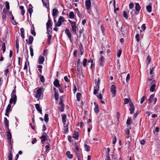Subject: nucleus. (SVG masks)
<instances>
[{"label":"nucleus","instance_id":"f257e3e1","mask_svg":"<svg viewBox=\"0 0 160 160\" xmlns=\"http://www.w3.org/2000/svg\"><path fill=\"white\" fill-rule=\"evenodd\" d=\"M44 90L43 88H40L37 89L35 94H34L35 97L37 98V100L39 101L42 98L43 96V92Z\"/></svg>","mask_w":160,"mask_h":160},{"label":"nucleus","instance_id":"f03ea898","mask_svg":"<svg viewBox=\"0 0 160 160\" xmlns=\"http://www.w3.org/2000/svg\"><path fill=\"white\" fill-rule=\"evenodd\" d=\"M68 21L70 23L71 26V29L72 32L75 34L76 33L77 26L76 23L75 22L72 21L70 20H68Z\"/></svg>","mask_w":160,"mask_h":160},{"label":"nucleus","instance_id":"7ed1b4c3","mask_svg":"<svg viewBox=\"0 0 160 160\" xmlns=\"http://www.w3.org/2000/svg\"><path fill=\"white\" fill-rule=\"evenodd\" d=\"M154 94H152L150 95L149 98L148 99L149 103H151L152 102H154V104L156 103L157 101V98H154Z\"/></svg>","mask_w":160,"mask_h":160},{"label":"nucleus","instance_id":"20e7f679","mask_svg":"<svg viewBox=\"0 0 160 160\" xmlns=\"http://www.w3.org/2000/svg\"><path fill=\"white\" fill-rule=\"evenodd\" d=\"M64 21V18L60 16L58 20V21L56 23L55 25V27H60L62 24V23Z\"/></svg>","mask_w":160,"mask_h":160},{"label":"nucleus","instance_id":"39448f33","mask_svg":"<svg viewBox=\"0 0 160 160\" xmlns=\"http://www.w3.org/2000/svg\"><path fill=\"white\" fill-rule=\"evenodd\" d=\"M121 31L122 32V33L123 35V37H124L126 36V34L127 33V27H125V26L122 25L121 28Z\"/></svg>","mask_w":160,"mask_h":160},{"label":"nucleus","instance_id":"423d86ee","mask_svg":"<svg viewBox=\"0 0 160 160\" xmlns=\"http://www.w3.org/2000/svg\"><path fill=\"white\" fill-rule=\"evenodd\" d=\"M150 84L151 85V86L150 88V91L151 92L154 91L156 86L155 80H153L152 82H151Z\"/></svg>","mask_w":160,"mask_h":160},{"label":"nucleus","instance_id":"0eeeda50","mask_svg":"<svg viewBox=\"0 0 160 160\" xmlns=\"http://www.w3.org/2000/svg\"><path fill=\"white\" fill-rule=\"evenodd\" d=\"M59 104L60 106L59 107V108L60 110V112H63L64 109V105L62 102V100L61 98L60 99V101L59 102Z\"/></svg>","mask_w":160,"mask_h":160},{"label":"nucleus","instance_id":"6e6552de","mask_svg":"<svg viewBox=\"0 0 160 160\" xmlns=\"http://www.w3.org/2000/svg\"><path fill=\"white\" fill-rule=\"evenodd\" d=\"M11 105L9 104L7 106L6 110L5 115L8 117H9V112L11 110Z\"/></svg>","mask_w":160,"mask_h":160},{"label":"nucleus","instance_id":"1a4fd4ad","mask_svg":"<svg viewBox=\"0 0 160 160\" xmlns=\"http://www.w3.org/2000/svg\"><path fill=\"white\" fill-rule=\"evenodd\" d=\"M17 101V96H14L11 97L9 101V103L10 104H12L13 103L14 104H15Z\"/></svg>","mask_w":160,"mask_h":160},{"label":"nucleus","instance_id":"9d476101","mask_svg":"<svg viewBox=\"0 0 160 160\" xmlns=\"http://www.w3.org/2000/svg\"><path fill=\"white\" fill-rule=\"evenodd\" d=\"M86 8L87 10L89 9L91 6V2L90 0H86L85 2Z\"/></svg>","mask_w":160,"mask_h":160},{"label":"nucleus","instance_id":"9b49d317","mask_svg":"<svg viewBox=\"0 0 160 160\" xmlns=\"http://www.w3.org/2000/svg\"><path fill=\"white\" fill-rule=\"evenodd\" d=\"M45 60V58L44 56H40L38 61V63L40 64H42L43 63Z\"/></svg>","mask_w":160,"mask_h":160},{"label":"nucleus","instance_id":"f8f14e48","mask_svg":"<svg viewBox=\"0 0 160 160\" xmlns=\"http://www.w3.org/2000/svg\"><path fill=\"white\" fill-rule=\"evenodd\" d=\"M53 84L56 87L58 88L60 86L59 84V81L57 79H56L53 82Z\"/></svg>","mask_w":160,"mask_h":160},{"label":"nucleus","instance_id":"ddd939ff","mask_svg":"<svg viewBox=\"0 0 160 160\" xmlns=\"http://www.w3.org/2000/svg\"><path fill=\"white\" fill-rule=\"evenodd\" d=\"M65 32L67 34L68 38H69L70 40H71V38L72 37L71 33L70 32L69 30L68 29H66L65 30Z\"/></svg>","mask_w":160,"mask_h":160},{"label":"nucleus","instance_id":"4468645a","mask_svg":"<svg viewBox=\"0 0 160 160\" xmlns=\"http://www.w3.org/2000/svg\"><path fill=\"white\" fill-rule=\"evenodd\" d=\"M4 123L7 129L9 130V121L6 117L4 118Z\"/></svg>","mask_w":160,"mask_h":160},{"label":"nucleus","instance_id":"2eb2a0df","mask_svg":"<svg viewBox=\"0 0 160 160\" xmlns=\"http://www.w3.org/2000/svg\"><path fill=\"white\" fill-rule=\"evenodd\" d=\"M111 91L113 94H115L116 93V88L114 85H112L111 88Z\"/></svg>","mask_w":160,"mask_h":160},{"label":"nucleus","instance_id":"dca6fc26","mask_svg":"<svg viewBox=\"0 0 160 160\" xmlns=\"http://www.w3.org/2000/svg\"><path fill=\"white\" fill-rule=\"evenodd\" d=\"M43 6L47 8L49 6V2L48 0H42Z\"/></svg>","mask_w":160,"mask_h":160},{"label":"nucleus","instance_id":"f3484780","mask_svg":"<svg viewBox=\"0 0 160 160\" xmlns=\"http://www.w3.org/2000/svg\"><path fill=\"white\" fill-rule=\"evenodd\" d=\"M35 107L37 110L40 113H42V110L41 108L40 107V105L38 104H36L35 105Z\"/></svg>","mask_w":160,"mask_h":160},{"label":"nucleus","instance_id":"a211bd4d","mask_svg":"<svg viewBox=\"0 0 160 160\" xmlns=\"http://www.w3.org/2000/svg\"><path fill=\"white\" fill-rule=\"evenodd\" d=\"M48 18H49L48 20L46 23L47 28H52L51 27H52V25L51 23V20L50 19V18L49 16H48Z\"/></svg>","mask_w":160,"mask_h":160},{"label":"nucleus","instance_id":"6ab92c4d","mask_svg":"<svg viewBox=\"0 0 160 160\" xmlns=\"http://www.w3.org/2000/svg\"><path fill=\"white\" fill-rule=\"evenodd\" d=\"M58 13V11L57 9L54 8L53 9L52 15L54 17H55L56 16Z\"/></svg>","mask_w":160,"mask_h":160},{"label":"nucleus","instance_id":"aec40b11","mask_svg":"<svg viewBox=\"0 0 160 160\" xmlns=\"http://www.w3.org/2000/svg\"><path fill=\"white\" fill-rule=\"evenodd\" d=\"M153 80H155L154 78V77L153 75H151V76L148 79L147 83L148 84V83L150 84V83L151 82H152Z\"/></svg>","mask_w":160,"mask_h":160},{"label":"nucleus","instance_id":"412c9836","mask_svg":"<svg viewBox=\"0 0 160 160\" xmlns=\"http://www.w3.org/2000/svg\"><path fill=\"white\" fill-rule=\"evenodd\" d=\"M104 58L103 56L102 55H101L99 61V63L100 65L102 66V65H103V62L104 61Z\"/></svg>","mask_w":160,"mask_h":160},{"label":"nucleus","instance_id":"4be33fe9","mask_svg":"<svg viewBox=\"0 0 160 160\" xmlns=\"http://www.w3.org/2000/svg\"><path fill=\"white\" fill-rule=\"evenodd\" d=\"M62 122L63 123L64 125H65V122H66V118L67 116L65 114H62Z\"/></svg>","mask_w":160,"mask_h":160},{"label":"nucleus","instance_id":"5701e85b","mask_svg":"<svg viewBox=\"0 0 160 160\" xmlns=\"http://www.w3.org/2000/svg\"><path fill=\"white\" fill-rule=\"evenodd\" d=\"M135 10L137 11H139L141 9V7L140 6L139 4L138 3H136L135 4Z\"/></svg>","mask_w":160,"mask_h":160},{"label":"nucleus","instance_id":"b1692460","mask_svg":"<svg viewBox=\"0 0 160 160\" xmlns=\"http://www.w3.org/2000/svg\"><path fill=\"white\" fill-rule=\"evenodd\" d=\"M47 33L48 35L49 34H52V28H47Z\"/></svg>","mask_w":160,"mask_h":160},{"label":"nucleus","instance_id":"393cba45","mask_svg":"<svg viewBox=\"0 0 160 160\" xmlns=\"http://www.w3.org/2000/svg\"><path fill=\"white\" fill-rule=\"evenodd\" d=\"M99 88V86H96L94 87V89L93 92V94L96 95L97 92L98 91Z\"/></svg>","mask_w":160,"mask_h":160},{"label":"nucleus","instance_id":"a878e982","mask_svg":"<svg viewBox=\"0 0 160 160\" xmlns=\"http://www.w3.org/2000/svg\"><path fill=\"white\" fill-rule=\"evenodd\" d=\"M66 155L70 159H72L73 158V155L71 154L70 151H67L66 152Z\"/></svg>","mask_w":160,"mask_h":160},{"label":"nucleus","instance_id":"bb28decb","mask_svg":"<svg viewBox=\"0 0 160 160\" xmlns=\"http://www.w3.org/2000/svg\"><path fill=\"white\" fill-rule=\"evenodd\" d=\"M33 38L32 36H30L29 38L28 44H32L33 42Z\"/></svg>","mask_w":160,"mask_h":160},{"label":"nucleus","instance_id":"cd10ccee","mask_svg":"<svg viewBox=\"0 0 160 160\" xmlns=\"http://www.w3.org/2000/svg\"><path fill=\"white\" fill-rule=\"evenodd\" d=\"M16 86H15L14 87V90L12 91L11 92V97L14 96H16V94H15L16 92Z\"/></svg>","mask_w":160,"mask_h":160},{"label":"nucleus","instance_id":"c85d7f7f","mask_svg":"<svg viewBox=\"0 0 160 160\" xmlns=\"http://www.w3.org/2000/svg\"><path fill=\"white\" fill-rule=\"evenodd\" d=\"M48 115L47 114H46L45 115L44 117V120L45 122H47L49 120Z\"/></svg>","mask_w":160,"mask_h":160},{"label":"nucleus","instance_id":"c756f323","mask_svg":"<svg viewBox=\"0 0 160 160\" xmlns=\"http://www.w3.org/2000/svg\"><path fill=\"white\" fill-rule=\"evenodd\" d=\"M69 17L70 18H74V14L73 12L71 11L69 12Z\"/></svg>","mask_w":160,"mask_h":160},{"label":"nucleus","instance_id":"7c9ffc66","mask_svg":"<svg viewBox=\"0 0 160 160\" xmlns=\"http://www.w3.org/2000/svg\"><path fill=\"white\" fill-rule=\"evenodd\" d=\"M146 9L147 10L148 12H150L152 11V6L150 5H149L147 6Z\"/></svg>","mask_w":160,"mask_h":160},{"label":"nucleus","instance_id":"2f4dec72","mask_svg":"<svg viewBox=\"0 0 160 160\" xmlns=\"http://www.w3.org/2000/svg\"><path fill=\"white\" fill-rule=\"evenodd\" d=\"M113 1V4L114 6V11L115 13L116 12V11H118L119 10V8H117L116 9L115 8V5H116V1L115 0H112Z\"/></svg>","mask_w":160,"mask_h":160},{"label":"nucleus","instance_id":"473e14b6","mask_svg":"<svg viewBox=\"0 0 160 160\" xmlns=\"http://www.w3.org/2000/svg\"><path fill=\"white\" fill-rule=\"evenodd\" d=\"M78 133L77 132H75L74 134L72 136L73 138H75L78 140Z\"/></svg>","mask_w":160,"mask_h":160},{"label":"nucleus","instance_id":"72a5a7b5","mask_svg":"<svg viewBox=\"0 0 160 160\" xmlns=\"http://www.w3.org/2000/svg\"><path fill=\"white\" fill-rule=\"evenodd\" d=\"M84 148L85 150L87 152H89L90 150V147L89 146L87 145V144H85Z\"/></svg>","mask_w":160,"mask_h":160},{"label":"nucleus","instance_id":"f704fd0d","mask_svg":"<svg viewBox=\"0 0 160 160\" xmlns=\"http://www.w3.org/2000/svg\"><path fill=\"white\" fill-rule=\"evenodd\" d=\"M81 96V94L79 92H78L77 94L76 97L77 100L78 101H80Z\"/></svg>","mask_w":160,"mask_h":160},{"label":"nucleus","instance_id":"c9c22d12","mask_svg":"<svg viewBox=\"0 0 160 160\" xmlns=\"http://www.w3.org/2000/svg\"><path fill=\"white\" fill-rule=\"evenodd\" d=\"M41 141L42 142H45L46 140V137L45 135H42L41 137Z\"/></svg>","mask_w":160,"mask_h":160},{"label":"nucleus","instance_id":"e433bc0d","mask_svg":"<svg viewBox=\"0 0 160 160\" xmlns=\"http://www.w3.org/2000/svg\"><path fill=\"white\" fill-rule=\"evenodd\" d=\"M7 139H11L12 138L11 134L10 133V131H8L7 132Z\"/></svg>","mask_w":160,"mask_h":160},{"label":"nucleus","instance_id":"4c0bfd02","mask_svg":"<svg viewBox=\"0 0 160 160\" xmlns=\"http://www.w3.org/2000/svg\"><path fill=\"white\" fill-rule=\"evenodd\" d=\"M20 8L21 10V14L23 16L25 12V11L24 9V7L23 6H20Z\"/></svg>","mask_w":160,"mask_h":160},{"label":"nucleus","instance_id":"58836bf2","mask_svg":"<svg viewBox=\"0 0 160 160\" xmlns=\"http://www.w3.org/2000/svg\"><path fill=\"white\" fill-rule=\"evenodd\" d=\"M2 14V18L4 19L5 20L6 19V14H5V10L4 9L3 10Z\"/></svg>","mask_w":160,"mask_h":160},{"label":"nucleus","instance_id":"ea45409f","mask_svg":"<svg viewBox=\"0 0 160 160\" xmlns=\"http://www.w3.org/2000/svg\"><path fill=\"white\" fill-rule=\"evenodd\" d=\"M31 33L34 36H36V33L34 30V28L32 27L31 28Z\"/></svg>","mask_w":160,"mask_h":160},{"label":"nucleus","instance_id":"a19ab883","mask_svg":"<svg viewBox=\"0 0 160 160\" xmlns=\"http://www.w3.org/2000/svg\"><path fill=\"white\" fill-rule=\"evenodd\" d=\"M123 17L126 19H127L128 17V16L126 12L124 11L123 12Z\"/></svg>","mask_w":160,"mask_h":160},{"label":"nucleus","instance_id":"79ce46f5","mask_svg":"<svg viewBox=\"0 0 160 160\" xmlns=\"http://www.w3.org/2000/svg\"><path fill=\"white\" fill-rule=\"evenodd\" d=\"M40 80L42 82H45V78L43 76L40 75Z\"/></svg>","mask_w":160,"mask_h":160},{"label":"nucleus","instance_id":"37998d69","mask_svg":"<svg viewBox=\"0 0 160 160\" xmlns=\"http://www.w3.org/2000/svg\"><path fill=\"white\" fill-rule=\"evenodd\" d=\"M2 51L4 53L5 51V50H6L5 42H3L2 43Z\"/></svg>","mask_w":160,"mask_h":160},{"label":"nucleus","instance_id":"c03bdc74","mask_svg":"<svg viewBox=\"0 0 160 160\" xmlns=\"http://www.w3.org/2000/svg\"><path fill=\"white\" fill-rule=\"evenodd\" d=\"M5 7L8 10L9 9V2L8 1L5 2Z\"/></svg>","mask_w":160,"mask_h":160},{"label":"nucleus","instance_id":"a18cd8bd","mask_svg":"<svg viewBox=\"0 0 160 160\" xmlns=\"http://www.w3.org/2000/svg\"><path fill=\"white\" fill-rule=\"evenodd\" d=\"M129 111H130V113L131 114H132L133 113L134 111V107H130L129 108Z\"/></svg>","mask_w":160,"mask_h":160},{"label":"nucleus","instance_id":"49530a36","mask_svg":"<svg viewBox=\"0 0 160 160\" xmlns=\"http://www.w3.org/2000/svg\"><path fill=\"white\" fill-rule=\"evenodd\" d=\"M87 62V59L86 58H84L82 64L83 66L84 67H85L86 66V63Z\"/></svg>","mask_w":160,"mask_h":160},{"label":"nucleus","instance_id":"de8ad7c7","mask_svg":"<svg viewBox=\"0 0 160 160\" xmlns=\"http://www.w3.org/2000/svg\"><path fill=\"white\" fill-rule=\"evenodd\" d=\"M30 49L31 55L32 57L34 55V54L33 52V49L31 46L30 47Z\"/></svg>","mask_w":160,"mask_h":160},{"label":"nucleus","instance_id":"09e8293b","mask_svg":"<svg viewBox=\"0 0 160 160\" xmlns=\"http://www.w3.org/2000/svg\"><path fill=\"white\" fill-rule=\"evenodd\" d=\"M38 70L39 71V72L41 73H42V65H38Z\"/></svg>","mask_w":160,"mask_h":160},{"label":"nucleus","instance_id":"8fccbe9b","mask_svg":"<svg viewBox=\"0 0 160 160\" xmlns=\"http://www.w3.org/2000/svg\"><path fill=\"white\" fill-rule=\"evenodd\" d=\"M100 80L99 78H98V81H97L96 80H95V83L96 84V86H99L100 83Z\"/></svg>","mask_w":160,"mask_h":160},{"label":"nucleus","instance_id":"3c124183","mask_svg":"<svg viewBox=\"0 0 160 160\" xmlns=\"http://www.w3.org/2000/svg\"><path fill=\"white\" fill-rule=\"evenodd\" d=\"M104 150L106 151L107 155H109V152L110 150L109 148H105Z\"/></svg>","mask_w":160,"mask_h":160},{"label":"nucleus","instance_id":"603ef678","mask_svg":"<svg viewBox=\"0 0 160 160\" xmlns=\"http://www.w3.org/2000/svg\"><path fill=\"white\" fill-rule=\"evenodd\" d=\"M141 30H140L141 32L142 31V30L144 31L146 29L145 24H143L141 27Z\"/></svg>","mask_w":160,"mask_h":160},{"label":"nucleus","instance_id":"864d4df0","mask_svg":"<svg viewBox=\"0 0 160 160\" xmlns=\"http://www.w3.org/2000/svg\"><path fill=\"white\" fill-rule=\"evenodd\" d=\"M135 38L136 39L137 41L139 42L140 41L139 35L138 34H137L135 36Z\"/></svg>","mask_w":160,"mask_h":160},{"label":"nucleus","instance_id":"5fc2aeb1","mask_svg":"<svg viewBox=\"0 0 160 160\" xmlns=\"http://www.w3.org/2000/svg\"><path fill=\"white\" fill-rule=\"evenodd\" d=\"M94 112L96 113H98L99 112V108L95 107L94 109Z\"/></svg>","mask_w":160,"mask_h":160},{"label":"nucleus","instance_id":"6e6d98bb","mask_svg":"<svg viewBox=\"0 0 160 160\" xmlns=\"http://www.w3.org/2000/svg\"><path fill=\"white\" fill-rule=\"evenodd\" d=\"M8 160H12V155L11 153H9L8 156Z\"/></svg>","mask_w":160,"mask_h":160},{"label":"nucleus","instance_id":"4d7b16f0","mask_svg":"<svg viewBox=\"0 0 160 160\" xmlns=\"http://www.w3.org/2000/svg\"><path fill=\"white\" fill-rule=\"evenodd\" d=\"M145 96H144L141 98V100L140 101V103L141 104H142L144 102L145 99Z\"/></svg>","mask_w":160,"mask_h":160},{"label":"nucleus","instance_id":"13d9d810","mask_svg":"<svg viewBox=\"0 0 160 160\" xmlns=\"http://www.w3.org/2000/svg\"><path fill=\"white\" fill-rule=\"evenodd\" d=\"M131 119L130 118H128L127 121V125H130L131 124Z\"/></svg>","mask_w":160,"mask_h":160},{"label":"nucleus","instance_id":"bf43d9fd","mask_svg":"<svg viewBox=\"0 0 160 160\" xmlns=\"http://www.w3.org/2000/svg\"><path fill=\"white\" fill-rule=\"evenodd\" d=\"M129 102V100L128 99L125 98L124 99V104H128Z\"/></svg>","mask_w":160,"mask_h":160},{"label":"nucleus","instance_id":"052dcab7","mask_svg":"<svg viewBox=\"0 0 160 160\" xmlns=\"http://www.w3.org/2000/svg\"><path fill=\"white\" fill-rule=\"evenodd\" d=\"M130 78V74H128L126 78V81L127 82H128V80H129Z\"/></svg>","mask_w":160,"mask_h":160},{"label":"nucleus","instance_id":"680f3d73","mask_svg":"<svg viewBox=\"0 0 160 160\" xmlns=\"http://www.w3.org/2000/svg\"><path fill=\"white\" fill-rule=\"evenodd\" d=\"M117 141V139L116 137L114 136L112 139V143L115 144Z\"/></svg>","mask_w":160,"mask_h":160},{"label":"nucleus","instance_id":"e2e57ef3","mask_svg":"<svg viewBox=\"0 0 160 160\" xmlns=\"http://www.w3.org/2000/svg\"><path fill=\"white\" fill-rule=\"evenodd\" d=\"M28 12L29 13L30 15H31L32 13V12H33L32 9L31 8H29L28 9Z\"/></svg>","mask_w":160,"mask_h":160},{"label":"nucleus","instance_id":"0e129e2a","mask_svg":"<svg viewBox=\"0 0 160 160\" xmlns=\"http://www.w3.org/2000/svg\"><path fill=\"white\" fill-rule=\"evenodd\" d=\"M121 52H122V51L120 50H118V54H117V56L118 57H119L121 55Z\"/></svg>","mask_w":160,"mask_h":160},{"label":"nucleus","instance_id":"69168bd1","mask_svg":"<svg viewBox=\"0 0 160 160\" xmlns=\"http://www.w3.org/2000/svg\"><path fill=\"white\" fill-rule=\"evenodd\" d=\"M77 13L78 17L80 18H82V15L81 13H80L79 10H78V12H77Z\"/></svg>","mask_w":160,"mask_h":160},{"label":"nucleus","instance_id":"338daca9","mask_svg":"<svg viewBox=\"0 0 160 160\" xmlns=\"http://www.w3.org/2000/svg\"><path fill=\"white\" fill-rule=\"evenodd\" d=\"M151 61V58L149 56H148L147 58V61L148 62V64H149Z\"/></svg>","mask_w":160,"mask_h":160},{"label":"nucleus","instance_id":"774afa93","mask_svg":"<svg viewBox=\"0 0 160 160\" xmlns=\"http://www.w3.org/2000/svg\"><path fill=\"white\" fill-rule=\"evenodd\" d=\"M134 7V5L132 3H130L129 5V8L130 9H132Z\"/></svg>","mask_w":160,"mask_h":160}]
</instances>
